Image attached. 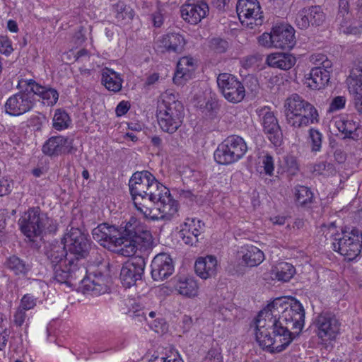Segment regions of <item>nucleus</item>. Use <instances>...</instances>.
<instances>
[{
    "label": "nucleus",
    "instance_id": "3",
    "mask_svg": "<svg viewBox=\"0 0 362 362\" xmlns=\"http://www.w3.org/2000/svg\"><path fill=\"white\" fill-rule=\"evenodd\" d=\"M305 312L295 298L281 297L274 299L260 311V317L274 319L292 341L298 337L304 326Z\"/></svg>",
    "mask_w": 362,
    "mask_h": 362
},
{
    "label": "nucleus",
    "instance_id": "45",
    "mask_svg": "<svg viewBox=\"0 0 362 362\" xmlns=\"http://www.w3.org/2000/svg\"><path fill=\"white\" fill-rule=\"evenodd\" d=\"M349 4L348 0H339L337 19L339 21L341 26H344V24L346 23V20L349 18Z\"/></svg>",
    "mask_w": 362,
    "mask_h": 362
},
{
    "label": "nucleus",
    "instance_id": "42",
    "mask_svg": "<svg viewBox=\"0 0 362 362\" xmlns=\"http://www.w3.org/2000/svg\"><path fill=\"white\" fill-rule=\"evenodd\" d=\"M71 122L70 117L65 110L57 109L53 117V127L57 130L66 129Z\"/></svg>",
    "mask_w": 362,
    "mask_h": 362
},
{
    "label": "nucleus",
    "instance_id": "24",
    "mask_svg": "<svg viewBox=\"0 0 362 362\" xmlns=\"http://www.w3.org/2000/svg\"><path fill=\"white\" fill-rule=\"evenodd\" d=\"M204 223L195 218L187 219L179 231V236L185 244L193 246L199 241V237L204 229Z\"/></svg>",
    "mask_w": 362,
    "mask_h": 362
},
{
    "label": "nucleus",
    "instance_id": "37",
    "mask_svg": "<svg viewBox=\"0 0 362 362\" xmlns=\"http://www.w3.org/2000/svg\"><path fill=\"white\" fill-rule=\"evenodd\" d=\"M264 258V253L259 248L250 246L243 255L242 259L246 266L252 267L259 265L262 262Z\"/></svg>",
    "mask_w": 362,
    "mask_h": 362
},
{
    "label": "nucleus",
    "instance_id": "27",
    "mask_svg": "<svg viewBox=\"0 0 362 362\" xmlns=\"http://www.w3.org/2000/svg\"><path fill=\"white\" fill-rule=\"evenodd\" d=\"M217 259L215 256L206 255L199 257L194 264L196 274L203 279L216 276L217 273Z\"/></svg>",
    "mask_w": 362,
    "mask_h": 362
},
{
    "label": "nucleus",
    "instance_id": "39",
    "mask_svg": "<svg viewBox=\"0 0 362 362\" xmlns=\"http://www.w3.org/2000/svg\"><path fill=\"white\" fill-rule=\"evenodd\" d=\"M194 60L192 57H184L181 58L177 65V71L173 77V82L175 84L180 85L182 78L186 75V71H189V68L193 67Z\"/></svg>",
    "mask_w": 362,
    "mask_h": 362
},
{
    "label": "nucleus",
    "instance_id": "57",
    "mask_svg": "<svg viewBox=\"0 0 362 362\" xmlns=\"http://www.w3.org/2000/svg\"><path fill=\"white\" fill-rule=\"evenodd\" d=\"M130 105L127 101H122L120 102L115 110L116 114L117 116H122L125 115L128 110H129Z\"/></svg>",
    "mask_w": 362,
    "mask_h": 362
},
{
    "label": "nucleus",
    "instance_id": "5",
    "mask_svg": "<svg viewBox=\"0 0 362 362\" xmlns=\"http://www.w3.org/2000/svg\"><path fill=\"white\" fill-rule=\"evenodd\" d=\"M256 340L263 349L271 353H280L285 350L293 341L282 329H280L276 320L260 317V312L256 318Z\"/></svg>",
    "mask_w": 362,
    "mask_h": 362
},
{
    "label": "nucleus",
    "instance_id": "1",
    "mask_svg": "<svg viewBox=\"0 0 362 362\" xmlns=\"http://www.w3.org/2000/svg\"><path fill=\"white\" fill-rule=\"evenodd\" d=\"M129 187L135 208L144 217L170 221L177 213V202L149 171L134 173L129 181Z\"/></svg>",
    "mask_w": 362,
    "mask_h": 362
},
{
    "label": "nucleus",
    "instance_id": "38",
    "mask_svg": "<svg viewBox=\"0 0 362 362\" xmlns=\"http://www.w3.org/2000/svg\"><path fill=\"white\" fill-rule=\"evenodd\" d=\"M141 228L139 226L137 220L134 218H132L129 221L127 222L124 227L119 228L122 238L123 246H124V244H127V240L133 239L140 232Z\"/></svg>",
    "mask_w": 362,
    "mask_h": 362
},
{
    "label": "nucleus",
    "instance_id": "36",
    "mask_svg": "<svg viewBox=\"0 0 362 362\" xmlns=\"http://www.w3.org/2000/svg\"><path fill=\"white\" fill-rule=\"evenodd\" d=\"M294 267L288 262H280L272 270V276L273 279L281 281H288L295 274Z\"/></svg>",
    "mask_w": 362,
    "mask_h": 362
},
{
    "label": "nucleus",
    "instance_id": "15",
    "mask_svg": "<svg viewBox=\"0 0 362 362\" xmlns=\"http://www.w3.org/2000/svg\"><path fill=\"white\" fill-rule=\"evenodd\" d=\"M326 19L325 13L320 6H311L300 10L296 17V25L301 30H306L310 26L315 28L322 26Z\"/></svg>",
    "mask_w": 362,
    "mask_h": 362
},
{
    "label": "nucleus",
    "instance_id": "64",
    "mask_svg": "<svg viewBox=\"0 0 362 362\" xmlns=\"http://www.w3.org/2000/svg\"><path fill=\"white\" fill-rule=\"evenodd\" d=\"M325 171V162L317 163L313 167V172L321 175Z\"/></svg>",
    "mask_w": 362,
    "mask_h": 362
},
{
    "label": "nucleus",
    "instance_id": "19",
    "mask_svg": "<svg viewBox=\"0 0 362 362\" xmlns=\"http://www.w3.org/2000/svg\"><path fill=\"white\" fill-rule=\"evenodd\" d=\"M182 18L192 25L199 23L209 13V6L203 0H188L180 8Z\"/></svg>",
    "mask_w": 362,
    "mask_h": 362
},
{
    "label": "nucleus",
    "instance_id": "20",
    "mask_svg": "<svg viewBox=\"0 0 362 362\" xmlns=\"http://www.w3.org/2000/svg\"><path fill=\"white\" fill-rule=\"evenodd\" d=\"M151 276L154 281H162L174 272L173 259L167 253H159L153 259L151 264Z\"/></svg>",
    "mask_w": 362,
    "mask_h": 362
},
{
    "label": "nucleus",
    "instance_id": "56",
    "mask_svg": "<svg viewBox=\"0 0 362 362\" xmlns=\"http://www.w3.org/2000/svg\"><path fill=\"white\" fill-rule=\"evenodd\" d=\"M262 164L267 175H272L274 170V160L272 156L267 154L263 157Z\"/></svg>",
    "mask_w": 362,
    "mask_h": 362
},
{
    "label": "nucleus",
    "instance_id": "10",
    "mask_svg": "<svg viewBox=\"0 0 362 362\" xmlns=\"http://www.w3.org/2000/svg\"><path fill=\"white\" fill-rule=\"evenodd\" d=\"M47 220V214L39 207H31L19 218L18 224L21 232L33 241L34 238L41 235Z\"/></svg>",
    "mask_w": 362,
    "mask_h": 362
},
{
    "label": "nucleus",
    "instance_id": "58",
    "mask_svg": "<svg viewBox=\"0 0 362 362\" xmlns=\"http://www.w3.org/2000/svg\"><path fill=\"white\" fill-rule=\"evenodd\" d=\"M48 233H55L57 230V224L55 221L50 219L47 217V220L45 221V228Z\"/></svg>",
    "mask_w": 362,
    "mask_h": 362
},
{
    "label": "nucleus",
    "instance_id": "6",
    "mask_svg": "<svg viewBox=\"0 0 362 362\" xmlns=\"http://www.w3.org/2000/svg\"><path fill=\"white\" fill-rule=\"evenodd\" d=\"M286 123L293 128H303L318 122L315 107L299 95L294 93L284 103Z\"/></svg>",
    "mask_w": 362,
    "mask_h": 362
},
{
    "label": "nucleus",
    "instance_id": "44",
    "mask_svg": "<svg viewBox=\"0 0 362 362\" xmlns=\"http://www.w3.org/2000/svg\"><path fill=\"white\" fill-rule=\"evenodd\" d=\"M219 105L215 100H209L204 105L200 106V110L205 117L209 119H214L216 117Z\"/></svg>",
    "mask_w": 362,
    "mask_h": 362
},
{
    "label": "nucleus",
    "instance_id": "4",
    "mask_svg": "<svg viewBox=\"0 0 362 362\" xmlns=\"http://www.w3.org/2000/svg\"><path fill=\"white\" fill-rule=\"evenodd\" d=\"M45 255L53 270L54 279L60 284L72 286L73 280L82 279L87 269L86 267L74 266L68 260V252L62 243H51L46 247Z\"/></svg>",
    "mask_w": 362,
    "mask_h": 362
},
{
    "label": "nucleus",
    "instance_id": "49",
    "mask_svg": "<svg viewBox=\"0 0 362 362\" xmlns=\"http://www.w3.org/2000/svg\"><path fill=\"white\" fill-rule=\"evenodd\" d=\"M203 362H223V356L219 349H210L204 358Z\"/></svg>",
    "mask_w": 362,
    "mask_h": 362
},
{
    "label": "nucleus",
    "instance_id": "13",
    "mask_svg": "<svg viewBox=\"0 0 362 362\" xmlns=\"http://www.w3.org/2000/svg\"><path fill=\"white\" fill-rule=\"evenodd\" d=\"M146 267L145 259L139 255L132 257L127 261L120 271V280L123 286L130 288L136 282L142 279Z\"/></svg>",
    "mask_w": 362,
    "mask_h": 362
},
{
    "label": "nucleus",
    "instance_id": "22",
    "mask_svg": "<svg viewBox=\"0 0 362 362\" xmlns=\"http://www.w3.org/2000/svg\"><path fill=\"white\" fill-rule=\"evenodd\" d=\"M157 111L170 115L171 117L183 119L184 106L178 100L177 96L170 90H166L160 96Z\"/></svg>",
    "mask_w": 362,
    "mask_h": 362
},
{
    "label": "nucleus",
    "instance_id": "34",
    "mask_svg": "<svg viewBox=\"0 0 362 362\" xmlns=\"http://www.w3.org/2000/svg\"><path fill=\"white\" fill-rule=\"evenodd\" d=\"M156 116L160 129L169 134L175 132L182 124L183 119L171 117L159 111H157Z\"/></svg>",
    "mask_w": 362,
    "mask_h": 362
},
{
    "label": "nucleus",
    "instance_id": "51",
    "mask_svg": "<svg viewBox=\"0 0 362 362\" xmlns=\"http://www.w3.org/2000/svg\"><path fill=\"white\" fill-rule=\"evenodd\" d=\"M258 5H259V3L257 0H238L236 5V11L237 13L245 11V13H247V9L252 7L255 8Z\"/></svg>",
    "mask_w": 362,
    "mask_h": 362
},
{
    "label": "nucleus",
    "instance_id": "33",
    "mask_svg": "<svg viewBox=\"0 0 362 362\" xmlns=\"http://www.w3.org/2000/svg\"><path fill=\"white\" fill-rule=\"evenodd\" d=\"M102 83L110 91L119 92L122 88V79L114 70L105 68L102 72Z\"/></svg>",
    "mask_w": 362,
    "mask_h": 362
},
{
    "label": "nucleus",
    "instance_id": "48",
    "mask_svg": "<svg viewBox=\"0 0 362 362\" xmlns=\"http://www.w3.org/2000/svg\"><path fill=\"white\" fill-rule=\"evenodd\" d=\"M37 305V298L30 294L24 295L20 301L18 308L27 311L33 309Z\"/></svg>",
    "mask_w": 362,
    "mask_h": 362
},
{
    "label": "nucleus",
    "instance_id": "54",
    "mask_svg": "<svg viewBox=\"0 0 362 362\" xmlns=\"http://www.w3.org/2000/svg\"><path fill=\"white\" fill-rule=\"evenodd\" d=\"M346 98L344 96H337L334 98L329 105V112H334L344 107Z\"/></svg>",
    "mask_w": 362,
    "mask_h": 362
},
{
    "label": "nucleus",
    "instance_id": "47",
    "mask_svg": "<svg viewBox=\"0 0 362 362\" xmlns=\"http://www.w3.org/2000/svg\"><path fill=\"white\" fill-rule=\"evenodd\" d=\"M309 136L312 142V151H319L322 145V134L318 130L310 129L309 131Z\"/></svg>",
    "mask_w": 362,
    "mask_h": 362
},
{
    "label": "nucleus",
    "instance_id": "16",
    "mask_svg": "<svg viewBox=\"0 0 362 362\" xmlns=\"http://www.w3.org/2000/svg\"><path fill=\"white\" fill-rule=\"evenodd\" d=\"M93 239L101 246L110 248L112 246L122 245V238L118 228L106 223H101L92 231Z\"/></svg>",
    "mask_w": 362,
    "mask_h": 362
},
{
    "label": "nucleus",
    "instance_id": "28",
    "mask_svg": "<svg viewBox=\"0 0 362 362\" xmlns=\"http://www.w3.org/2000/svg\"><path fill=\"white\" fill-rule=\"evenodd\" d=\"M21 83H24L25 86H28L30 88V90L33 95H37L43 100H47V103L48 105H54L59 98V93L57 90L47 88L46 86H42L37 83H36L34 80H23Z\"/></svg>",
    "mask_w": 362,
    "mask_h": 362
},
{
    "label": "nucleus",
    "instance_id": "11",
    "mask_svg": "<svg viewBox=\"0 0 362 362\" xmlns=\"http://www.w3.org/2000/svg\"><path fill=\"white\" fill-rule=\"evenodd\" d=\"M219 91L230 103H238L245 96V89L238 78L229 73L219 74L216 79Z\"/></svg>",
    "mask_w": 362,
    "mask_h": 362
},
{
    "label": "nucleus",
    "instance_id": "35",
    "mask_svg": "<svg viewBox=\"0 0 362 362\" xmlns=\"http://www.w3.org/2000/svg\"><path fill=\"white\" fill-rule=\"evenodd\" d=\"M7 267L16 275L26 276L31 270L32 264L16 255L8 257L6 262Z\"/></svg>",
    "mask_w": 362,
    "mask_h": 362
},
{
    "label": "nucleus",
    "instance_id": "55",
    "mask_svg": "<svg viewBox=\"0 0 362 362\" xmlns=\"http://www.w3.org/2000/svg\"><path fill=\"white\" fill-rule=\"evenodd\" d=\"M13 50V49L8 37L7 36H0V52L5 55H9Z\"/></svg>",
    "mask_w": 362,
    "mask_h": 362
},
{
    "label": "nucleus",
    "instance_id": "21",
    "mask_svg": "<svg viewBox=\"0 0 362 362\" xmlns=\"http://www.w3.org/2000/svg\"><path fill=\"white\" fill-rule=\"evenodd\" d=\"M153 243L151 232L141 228L133 239L127 240V244L121 248L120 252L122 255L130 257L134 255L138 249L146 250L151 248Z\"/></svg>",
    "mask_w": 362,
    "mask_h": 362
},
{
    "label": "nucleus",
    "instance_id": "59",
    "mask_svg": "<svg viewBox=\"0 0 362 362\" xmlns=\"http://www.w3.org/2000/svg\"><path fill=\"white\" fill-rule=\"evenodd\" d=\"M334 157L337 162L342 163L346 160V153L340 149H337L334 153Z\"/></svg>",
    "mask_w": 362,
    "mask_h": 362
},
{
    "label": "nucleus",
    "instance_id": "50",
    "mask_svg": "<svg viewBox=\"0 0 362 362\" xmlns=\"http://www.w3.org/2000/svg\"><path fill=\"white\" fill-rule=\"evenodd\" d=\"M26 320H28L26 312L17 308L13 316V325L16 327H21Z\"/></svg>",
    "mask_w": 362,
    "mask_h": 362
},
{
    "label": "nucleus",
    "instance_id": "2",
    "mask_svg": "<svg viewBox=\"0 0 362 362\" xmlns=\"http://www.w3.org/2000/svg\"><path fill=\"white\" fill-rule=\"evenodd\" d=\"M129 187L135 208L144 217L170 221L177 213V202L149 171L134 173L129 181Z\"/></svg>",
    "mask_w": 362,
    "mask_h": 362
},
{
    "label": "nucleus",
    "instance_id": "53",
    "mask_svg": "<svg viewBox=\"0 0 362 362\" xmlns=\"http://www.w3.org/2000/svg\"><path fill=\"white\" fill-rule=\"evenodd\" d=\"M274 30H272L270 33H264L258 37V42L260 45L265 47H274Z\"/></svg>",
    "mask_w": 362,
    "mask_h": 362
},
{
    "label": "nucleus",
    "instance_id": "52",
    "mask_svg": "<svg viewBox=\"0 0 362 362\" xmlns=\"http://www.w3.org/2000/svg\"><path fill=\"white\" fill-rule=\"evenodd\" d=\"M118 11V17H121L122 19L128 18L132 20L134 16V13L132 8L129 6H127L124 3H119L117 5Z\"/></svg>",
    "mask_w": 362,
    "mask_h": 362
},
{
    "label": "nucleus",
    "instance_id": "8",
    "mask_svg": "<svg viewBox=\"0 0 362 362\" xmlns=\"http://www.w3.org/2000/svg\"><path fill=\"white\" fill-rule=\"evenodd\" d=\"M333 249L344 256L349 261L354 259L362 248V232L357 228L350 231L342 230L341 233L334 235Z\"/></svg>",
    "mask_w": 362,
    "mask_h": 362
},
{
    "label": "nucleus",
    "instance_id": "17",
    "mask_svg": "<svg viewBox=\"0 0 362 362\" xmlns=\"http://www.w3.org/2000/svg\"><path fill=\"white\" fill-rule=\"evenodd\" d=\"M314 323L317 329V335L322 340H333L339 333L341 324L330 313H321Z\"/></svg>",
    "mask_w": 362,
    "mask_h": 362
},
{
    "label": "nucleus",
    "instance_id": "29",
    "mask_svg": "<svg viewBox=\"0 0 362 362\" xmlns=\"http://www.w3.org/2000/svg\"><path fill=\"white\" fill-rule=\"evenodd\" d=\"M308 86L312 89H321L328 83L330 79L329 71L322 67H314L305 76Z\"/></svg>",
    "mask_w": 362,
    "mask_h": 362
},
{
    "label": "nucleus",
    "instance_id": "63",
    "mask_svg": "<svg viewBox=\"0 0 362 362\" xmlns=\"http://www.w3.org/2000/svg\"><path fill=\"white\" fill-rule=\"evenodd\" d=\"M230 0H212V4L219 11L225 9Z\"/></svg>",
    "mask_w": 362,
    "mask_h": 362
},
{
    "label": "nucleus",
    "instance_id": "14",
    "mask_svg": "<svg viewBox=\"0 0 362 362\" xmlns=\"http://www.w3.org/2000/svg\"><path fill=\"white\" fill-rule=\"evenodd\" d=\"M86 277V274L82 279L73 280L72 286L77 283H81L83 292L90 293L93 296H100L110 291V279L107 275H104L101 272H93L92 277Z\"/></svg>",
    "mask_w": 362,
    "mask_h": 362
},
{
    "label": "nucleus",
    "instance_id": "41",
    "mask_svg": "<svg viewBox=\"0 0 362 362\" xmlns=\"http://www.w3.org/2000/svg\"><path fill=\"white\" fill-rule=\"evenodd\" d=\"M336 127L344 134V139H354L353 134L357 129V124L352 120L340 119L335 122Z\"/></svg>",
    "mask_w": 362,
    "mask_h": 362
},
{
    "label": "nucleus",
    "instance_id": "9",
    "mask_svg": "<svg viewBox=\"0 0 362 362\" xmlns=\"http://www.w3.org/2000/svg\"><path fill=\"white\" fill-rule=\"evenodd\" d=\"M247 151L245 140L237 135L228 136L214 152L215 160L221 165H230L241 159Z\"/></svg>",
    "mask_w": 362,
    "mask_h": 362
},
{
    "label": "nucleus",
    "instance_id": "31",
    "mask_svg": "<svg viewBox=\"0 0 362 362\" xmlns=\"http://www.w3.org/2000/svg\"><path fill=\"white\" fill-rule=\"evenodd\" d=\"M158 47L165 48L168 52L180 53L185 45L184 37L178 33H169L158 41Z\"/></svg>",
    "mask_w": 362,
    "mask_h": 362
},
{
    "label": "nucleus",
    "instance_id": "26",
    "mask_svg": "<svg viewBox=\"0 0 362 362\" xmlns=\"http://www.w3.org/2000/svg\"><path fill=\"white\" fill-rule=\"evenodd\" d=\"M275 48L291 49L296 44L295 30L287 25H276L273 28Z\"/></svg>",
    "mask_w": 362,
    "mask_h": 362
},
{
    "label": "nucleus",
    "instance_id": "62",
    "mask_svg": "<svg viewBox=\"0 0 362 362\" xmlns=\"http://www.w3.org/2000/svg\"><path fill=\"white\" fill-rule=\"evenodd\" d=\"M148 362H170V356H160L158 355H153Z\"/></svg>",
    "mask_w": 362,
    "mask_h": 362
},
{
    "label": "nucleus",
    "instance_id": "60",
    "mask_svg": "<svg viewBox=\"0 0 362 362\" xmlns=\"http://www.w3.org/2000/svg\"><path fill=\"white\" fill-rule=\"evenodd\" d=\"M362 30V26H353L349 25V27H346L345 30H344V33L346 34H353L356 35L361 33Z\"/></svg>",
    "mask_w": 362,
    "mask_h": 362
},
{
    "label": "nucleus",
    "instance_id": "43",
    "mask_svg": "<svg viewBox=\"0 0 362 362\" xmlns=\"http://www.w3.org/2000/svg\"><path fill=\"white\" fill-rule=\"evenodd\" d=\"M296 202L300 206H306L312 202L313 194L312 192L305 186H297L295 189Z\"/></svg>",
    "mask_w": 362,
    "mask_h": 362
},
{
    "label": "nucleus",
    "instance_id": "61",
    "mask_svg": "<svg viewBox=\"0 0 362 362\" xmlns=\"http://www.w3.org/2000/svg\"><path fill=\"white\" fill-rule=\"evenodd\" d=\"M286 164L289 169L292 170L293 172H295L298 169V163L294 157H289L286 159Z\"/></svg>",
    "mask_w": 362,
    "mask_h": 362
},
{
    "label": "nucleus",
    "instance_id": "40",
    "mask_svg": "<svg viewBox=\"0 0 362 362\" xmlns=\"http://www.w3.org/2000/svg\"><path fill=\"white\" fill-rule=\"evenodd\" d=\"M177 290L182 296L194 297L197 295L198 285L192 278H187L184 281H180L177 283Z\"/></svg>",
    "mask_w": 362,
    "mask_h": 362
},
{
    "label": "nucleus",
    "instance_id": "7",
    "mask_svg": "<svg viewBox=\"0 0 362 362\" xmlns=\"http://www.w3.org/2000/svg\"><path fill=\"white\" fill-rule=\"evenodd\" d=\"M64 246L68 252L69 264L85 267V260L91 250V241L88 235L77 228H71L64 238Z\"/></svg>",
    "mask_w": 362,
    "mask_h": 362
},
{
    "label": "nucleus",
    "instance_id": "30",
    "mask_svg": "<svg viewBox=\"0 0 362 362\" xmlns=\"http://www.w3.org/2000/svg\"><path fill=\"white\" fill-rule=\"evenodd\" d=\"M266 62L269 66L288 70L295 65L296 59L291 54L279 52L268 55Z\"/></svg>",
    "mask_w": 362,
    "mask_h": 362
},
{
    "label": "nucleus",
    "instance_id": "18",
    "mask_svg": "<svg viewBox=\"0 0 362 362\" xmlns=\"http://www.w3.org/2000/svg\"><path fill=\"white\" fill-rule=\"evenodd\" d=\"M74 140L67 136L50 137L42 146V151L46 156L56 157L61 154H72L76 148L73 146Z\"/></svg>",
    "mask_w": 362,
    "mask_h": 362
},
{
    "label": "nucleus",
    "instance_id": "32",
    "mask_svg": "<svg viewBox=\"0 0 362 362\" xmlns=\"http://www.w3.org/2000/svg\"><path fill=\"white\" fill-rule=\"evenodd\" d=\"M260 5L247 9V13L245 11L237 13L238 18L243 25L253 28L255 26L261 25L264 21L262 12L260 11Z\"/></svg>",
    "mask_w": 362,
    "mask_h": 362
},
{
    "label": "nucleus",
    "instance_id": "46",
    "mask_svg": "<svg viewBox=\"0 0 362 362\" xmlns=\"http://www.w3.org/2000/svg\"><path fill=\"white\" fill-rule=\"evenodd\" d=\"M210 49L217 54H222L227 51L228 48V42L221 38L214 37L209 42Z\"/></svg>",
    "mask_w": 362,
    "mask_h": 362
},
{
    "label": "nucleus",
    "instance_id": "23",
    "mask_svg": "<svg viewBox=\"0 0 362 362\" xmlns=\"http://www.w3.org/2000/svg\"><path fill=\"white\" fill-rule=\"evenodd\" d=\"M349 78L350 91L355 95V107L359 113L362 114V59L354 62Z\"/></svg>",
    "mask_w": 362,
    "mask_h": 362
},
{
    "label": "nucleus",
    "instance_id": "12",
    "mask_svg": "<svg viewBox=\"0 0 362 362\" xmlns=\"http://www.w3.org/2000/svg\"><path fill=\"white\" fill-rule=\"evenodd\" d=\"M35 99L30 88L26 86L24 90L8 98L4 105L5 112L11 116H20L30 111L34 106Z\"/></svg>",
    "mask_w": 362,
    "mask_h": 362
},
{
    "label": "nucleus",
    "instance_id": "25",
    "mask_svg": "<svg viewBox=\"0 0 362 362\" xmlns=\"http://www.w3.org/2000/svg\"><path fill=\"white\" fill-rule=\"evenodd\" d=\"M263 131L269 140L275 146H279L283 141V134L278 120L274 113L267 111L262 117Z\"/></svg>",
    "mask_w": 362,
    "mask_h": 362
}]
</instances>
